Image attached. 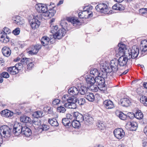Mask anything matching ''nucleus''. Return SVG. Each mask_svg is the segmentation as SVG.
<instances>
[{
  "label": "nucleus",
  "mask_w": 147,
  "mask_h": 147,
  "mask_svg": "<svg viewBox=\"0 0 147 147\" xmlns=\"http://www.w3.org/2000/svg\"><path fill=\"white\" fill-rule=\"evenodd\" d=\"M1 75L2 77L5 78H9V75L8 73L6 72H2L1 74Z\"/></svg>",
  "instance_id": "nucleus-52"
},
{
  "label": "nucleus",
  "mask_w": 147,
  "mask_h": 147,
  "mask_svg": "<svg viewBox=\"0 0 147 147\" xmlns=\"http://www.w3.org/2000/svg\"><path fill=\"white\" fill-rule=\"evenodd\" d=\"M1 114L2 116L10 118L12 117L13 113L10 111L5 109L1 111Z\"/></svg>",
  "instance_id": "nucleus-20"
},
{
  "label": "nucleus",
  "mask_w": 147,
  "mask_h": 147,
  "mask_svg": "<svg viewBox=\"0 0 147 147\" xmlns=\"http://www.w3.org/2000/svg\"><path fill=\"white\" fill-rule=\"evenodd\" d=\"M22 134L24 135L25 136L28 137L31 135L32 132L29 128L24 126L23 127Z\"/></svg>",
  "instance_id": "nucleus-21"
},
{
  "label": "nucleus",
  "mask_w": 147,
  "mask_h": 147,
  "mask_svg": "<svg viewBox=\"0 0 147 147\" xmlns=\"http://www.w3.org/2000/svg\"><path fill=\"white\" fill-rule=\"evenodd\" d=\"M49 38L47 36H43L41 38V42L43 46H45L48 45L49 43H51Z\"/></svg>",
  "instance_id": "nucleus-26"
},
{
  "label": "nucleus",
  "mask_w": 147,
  "mask_h": 147,
  "mask_svg": "<svg viewBox=\"0 0 147 147\" xmlns=\"http://www.w3.org/2000/svg\"><path fill=\"white\" fill-rule=\"evenodd\" d=\"M69 23L71 22L73 24L74 26H78L81 25V22H80L77 18H68L67 19V20H61L60 24L62 28L58 30V33L55 36L56 38H57L58 39H60L62 36H64L66 30H69L68 24L67 22Z\"/></svg>",
  "instance_id": "nucleus-1"
},
{
  "label": "nucleus",
  "mask_w": 147,
  "mask_h": 147,
  "mask_svg": "<svg viewBox=\"0 0 147 147\" xmlns=\"http://www.w3.org/2000/svg\"><path fill=\"white\" fill-rule=\"evenodd\" d=\"M96 9L101 13L105 14H108L110 11L107 5L105 3L99 4L96 7Z\"/></svg>",
  "instance_id": "nucleus-8"
},
{
  "label": "nucleus",
  "mask_w": 147,
  "mask_h": 147,
  "mask_svg": "<svg viewBox=\"0 0 147 147\" xmlns=\"http://www.w3.org/2000/svg\"><path fill=\"white\" fill-rule=\"evenodd\" d=\"M113 133L115 137L118 139H121L125 135V132L124 130L120 128L115 129Z\"/></svg>",
  "instance_id": "nucleus-14"
},
{
  "label": "nucleus",
  "mask_w": 147,
  "mask_h": 147,
  "mask_svg": "<svg viewBox=\"0 0 147 147\" xmlns=\"http://www.w3.org/2000/svg\"><path fill=\"white\" fill-rule=\"evenodd\" d=\"M66 118L67 119H69V120H70L71 122L72 121V119L73 116L70 114H67L66 115Z\"/></svg>",
  "instance_id": "nucleus-58"
},
{
  "label": "nucleus",
  "mask_w": 147,
  "mask_h": 147,
  "mask_svg": "<svg viewBox=\"0 0 147 147\" xmlns=\"http://www.w3.org/2000/svg\"><path fill=\"white\" fill-rule=\"evenodd\" d=\"M79 89L75 86L71 87L68 90L69 94L73 96L77 95L79 93Z\"/></svg>",
  "instance_id": "nucleus-17"
},
{
  "label": "nucleus",
  "mask_w": 147,
  "mask_h": 147,
  "mask_svg": "<svg viewBox=\"0 0 147 147\" xmlns=\"http://www.w3.org/2000/svg\"><path fill=\"white\" fill-rule=\"evenodd\" d=\"M47 4L48 5V14L50 15H49V17L51 18L54 16L56 13L55 5L54 3L52 2L50 3L49 5V4Z\"/></svg>",
  "instance_id": "nucleus-11"
},
{
  "label": "nucleus",
  "mask_w": 147,
  "mask_h": 147,
  "mask_svg": "<svg viewBox=\"0 0 147 147\" xmlns=\"http://www.w3.org/2000/svg\"><path fill=\"white\" fill-rule=\"evenodd\" d=\"M143 86L145 88L147 89V82H144L143 84Z\"/></svg>",
  "instance_id": "nucleus-64"
},
{
  "label": "nucleus",
  "mask_w": 147,
  "mask_h": 147,
  "mask_svg": "<svg viewBox=\"0 0 147 147\" xmlns=\"http://www.w3.org/2000/svg\"><path fill=\"white\" fill-rule=\"evenodd\" d=\"M120 103L122 106L124 107L129 106L131 103L130 100L127 98H123L121 99L120 101Z\"/></svg>",
  "instance_id": "nucleus-23"
},
{
  "label": "nucleus",
  "mask_w": 147,
  "mask_h": 147,
  "mask_svg": "<svg viewBox=\"0 0 147 147\" xmlns=\"http://www.w3.org/2000/svg\"><path fill=\"white\" fill-rule=\"evenodd\" d=\"M90 87L91 88V89L92 90V91L94 92L98 91L99 88V87H98L97 86L94 87L93 85L90 86Z\"/></svg>",
  "instance_id": "nucleus-56"
},
{
  "label": "nucleus",
  "mask_w": 147,
  "mask_h": 147,
  "mask_svg": "<svg viewBox=\"0 0 147 147\" xmlns=\"http://www.w3.org/2000/svg\"><path fill=\"white\" fill-rule=\"evenodd\" d=\"M139 13L140 14L145 16L147 14V8H142L140 9L139 10Z\"/></svg>",
  "instance_id": "nucleus-45"
},
{
  "label": "nucleus",
  "mask_w": 147,
  "mask_h": 147,
  "mask_svg": "<svg viewBox=\"0 0 147 147\" xmlns=\"http://www.w3.org/2000/svg\"><path fill=\"white\" fill-rule=\"evenodd\" d=\"M101 70V74L95 78V83L97 85L104 86L105 83V78L107 77V73L105 71Z\"/></svg>",
  "instance_id": "nucleus-7"
},
{
  "label": "nucleus",
  "mask_w": 147,
  "mask_h": 147,
  "mask_svg": "<svg viewBox=\"0 0 147 147\" xmlns=\"http://www.w3.org/2000/svg\"><path fill=\"white\" fill-rule=\"evenodd\" d=\"M63 3V0H60V1L57 4L58 5H60L62 4Z\"/></svg>",
  "instance_id": "nucleus-62"
},
{
  "label": "nucleus",
  "mask_w": 147,
  "mask_h": 147,
  "mask_svg": "<svg viewBox=\"0 0 147 147\" xmlns=\"http://www.w3.org/2000/svg\"><path fill=\"white\" fill-rule=\"evenodd\" d=\"M65 107L67 108L75 109L76 107L75 105H74L70 102H67L64 104Z\"/></svg>",
  "instance_id": "nucleus-46"
},
{
  "label": "nucleus",
  "mask_w": 147,
  "mask_h": 147,
  "mask_svg": "<svg viewBox=\"0 0 147 147\" xmlns=\"http://www.w3.org/2000/svg\"><path fill=\"white\" fill-rule=\"evenodd\" d=\"M20 120L22 122L27 123L30 122L31 121V119L28 117L23 116L20 117Z\"/></svg>",
  "instance_id": "nucleus-34"
},
{
  "label": "nucleus",
  "mask_w": 147,
  "mask_h": 147,
  "mask_svg": "<svg viewBox=\"0 0 147 147\" xmlns=\"http://www.w3.org/2000/svg\"><path fill=\"white\" fill-rule=\"evenodd\" d=\"M23 127L21 123H16L13 127V133L16 136H18L22 134Z\"/></svg>",
  "instance_id": "nucleus-9"
},
{
  "label": "nucleus",
  "mask_w": 147,
  "mask_h": 147,
  "mask_svg": "<svg viewBox=\"0 0 147 147\" xmlns=\"http://www.w3.org/2000/svg\"><path fill=\"white\" fill-rule=\"evenodd\" d=\"M16 67H17V69H18V71H20L22 70L23 68H24L23 65L21 62L20 63H18L15 65Z\"/></svg>",
  "instance_id": "nucleus-44"
},
{
  "label": "nucleus",
  "mask_w": 147,
  "mask_h": 147,
  "mask_svg": "<svg viewBox=\"0 0 147 147\" xmlns=\"http://www.w3.org/2000/svg\"><path fill=\"white\" fill-rule=\"evenodd\" d=\"M68 96L67 95H64L62 98V100L64 102H65L66 101H67L68 100V99L69 98Z\"/></svg>",
  "instance_id": "nucleus-59"
},
{
  "label": "nucleus",
  "mask_w": 147,
  "mask_h": 147,
  "mask_svg": "<svg viewBox=\"0 0 147 147\" xmlns=\"http://www.w3.org/2000/svg\"><path fill=\"white\" fill-rule=\"evenodd\" d=\"M65 111L66 109L64 107L60 106L57 108V111L58 112L63 113Z\"/></svg>",
  "instance_id": "nucleus-49"
},
{
  "label": "nucleus",
  "mask_w": 147,
  "mask_h": 147,
  "mask_svg": "<svg viewBox=\"0 0 147 147\" xmlns=\"http://www.w3.org/2000/svg\"><path fill=\"white\" fill-rule=\"evenodd\" d=\"M20 33V29L19 28H16L12 31V33L15 35H18Z\"/></svg>",
  "instance_id": "nucleus-53"
},
{
  "label": "nucleus",
  "mask_w": 147,
  "mask_h": 147,
  "mask_svg": "<svg viewBox=\"0 0 147 147\" xmlns=\"http://www.w3.org/2000/svg\"><path fill=\"white\" fill-rule=\"evenodd\" d=\"M85 97L88 100L91 102L93 101L95 99V97L92 93L88 92L86 94Z\"/></svg>",
  "instance_id": "nucleus-27"
},
{
  "label": "nucleus",
  "mask_w": 147,
  "mask_h": 147,
  "mask_svg": "<svg viewBox=\"0 0 147 147\" xmlns=\"http://www.w3.org/2000/svg\"><path fill=\"white\" fill-rule=\"evenodd\" d=\"M90 74L96 77L100 75L101 74V71L100 72L97 69L92 68L90 71Z\"/></svg>",
  "instance_id": "nucleus-28"
},
{
  "label": "nucleus",
  "mask_w": 147,
  "mask_h": 147,
  "mask_svg": "<svg viewBox=\"0 0 147 147\" xmlns=\"http://www.w3.org/2000/svg\"><path fill=\"white\" fill-rule=\"evenodd\" d=\"M42 112L41 111H37L34 112L32 115L33 117L36 118H38L42 116Z\"/></svg>",
  "instance_id": "nucleus-37"
},
{
  "label": "nucleus",
  "mask_w": 147,
  "mask_h": 147,
  "mask_svg": "<svg viewBox=\"0 0 147 147\" xmlns=\"http://www.w3.org/2000/svg\"><path fill=\"white\" fill-rule=\"evenodd\" d=\"M31 61V59L29 58L24 57L22 58L21 60V62L23 65H27Z\"/></svg>",
  "instance_id": "nucleus-43"
},
{
  "label": "nucleus",
  "mask_w": 147,
  "mask_h": 147,
  "mask_svg": "<svg viewBox=\"0 0 147 147\" xmlns=\"http://www.w3.org/2000/svg\"><path fill=\"white\" fill-rule=\"evenodd\" d=\"M134 115L135 118L138 119H142L143 117V114L140 111H137L135 114H134Z\"/></svg>",
  "instance_id": "nucleus-38"
},
{
  "label": "nucleus",
  "mask_w": 147,
  "mask_h": 147,
  "mask_svg": "<svg viewBox=\"0 0 147 147\" xmlns=\"http://www.w3.org/2000/svg\"><path fill=\"white\" fill-rule=\"evenodd\" d=\"M3 31L5 33H6V34H9L11 33V30L6 27H4L3 28Z\"/></svg>",
  "instance_id": "nucleus-51"
},
{
  "label": "nucleus",
  "mask_w": 147,
  "mask_h": 147,
  "mask_svg": "<svg viewBox=\"0 0 147 147\" xmlns=\"http://www.w3.org/2000/svg\"><path fill=\"white\" fill-rule=\"evenodd\" d=\"M2 52L3 55L7 57L9 56L11 53L10 49L7 47H4L2 49Z\"/></svg>",
  "instance_id": "nucleus-25"
},
{
  "label": "nucleus",
  "mask_w": 147,
  "mask_h": 147,
  "mask_svg": "<svg viewBox=\"0 0 147 147\" xmlns=\"http://www.w3.org/2000/svg\"><path fill=\"white\" fill-rule=\"evenodd\" d=\"M121 55L117 60L120 68L121 67H125L127 66L129 62V64H131L132 60L128 59V58L126 56L125 54Z\"/></svg>",
  "instance_id": "nucleus-6"
},
{
  "label": "nucleus",
  "mask_w": 147,
  "mask_h": 147,
  "mask_svg": "<svg viewBox=\"0 0 147 147\" xmlns=\"http://www.w3.org/2000/svg\"><path fill=\"white\" fill-rule=\"evenodd\" d=\"M38 16H34L33 19L30 21L31 27L33 29H37L40 24V22L38 20Z\"/></svg>",
  "instance_id": "nucleus-12"
},
{
  "label": "nucleus",
  "mask_w": 147,
  "mask_h": 147,
  "mask_svg": "<svg viewBox=\"0 0 147 147\" xmlns=\"http://www.w3.org/2000/svg\"><path fill=\"white\" fill-rule=\"evenodd\" d=\"M84 121L85 124L89 125L93 123L94 119L92 116L87 114L84 116Z\"/></svg>",
  "instance_id": "nucleus-19"
},
{
  "label": "nucleus",
  "mask_w": 147,
  "mask_h": 147,
  "mask_svg": "<svg viewBox=\"0 0 147 147\" xmlns=\"http://www.w3.org/2000/svg\"><path fill=\"white\" fill-rule=\"evenodd\" d=\"M41 45L39 44H37L34 47L32 50H30L28 51L29 54L31 55H34L36 54L38 52L39 50L41 48Z\"/></svg>",
  "instance_id": "nucleus-22"
},
{
  "label": "nucleus",
  "mask_w": 147,
  "mask_h": 147,
  "mask_svg": "<svg viewBox=\"0 0 147 147\" xmlns=\"http://www.w3.org/2000/svg\"><path fill=\"white\" fill-rule=\"evenodd\" d=\"M140 101L144 106H147V96H142L140 99Z\"/></svg>",
  "instance_id": "nucleus-40"
},
{
  "label": "nucleus",
  "mask_w": 147,
  "mask_h": 147,
  "mask_svg": "<svg viewBox=\"0 0 147 147\" xmlns=\"http://www.w3.org/2000/svg\"><path fill=\"white\" fill-rule=\"evenodd\" d=\"M73 116L78 121L82 122L84 120V116L78 112H75L74 113Z\"/></svg>",
  "instance_id": "nucleus-24"
},
{
  "label": "nucleus",
  "mask_w": 147,
  "mask_h": 147,
  "mask_svg": "<svg viewBox=\"0 0 147 147\" xmlns=\"http://www.w3.org/2000/svg\"><path fill=\"white\" fill-rule=\"evenodd\" d=\"M58 29V27L57 26H53L51 29V33L53 34V38L55 39H57V38H56L55 36H56V33L57 34L58 33V30L57 31V30Z\"/></svg>",
  "instance_id": "nucleus-35"
},
{
  "label": "nucleus",
  "mask_w": 147,
  "mask_h": 147,
  "mask_svg": "<svg viewBox=\"0 0 147 147\" xmlns=\"http://www.w3.org/2000/svg\"><path fill=\"white\" fill-rule=\"evenodd\" d=\"M49 129V127L46 125H43L42 126V129L43 130L46 131L48 130Z\"/></svg>",
  "instance_id": "nucleus-60"
},
{
  "label": "nucleus",
  "mask_w": 147,
  "mask_h": 147,
  "mask_svg": "<svg viewBox=\"0 0 147 147\" xmlns=\"http://www.w3.org/2000/svg\"><path fill=\"white\" fill-rule=\"evenodd\" d=\"M119 68L120 67L118 60L115 59L111 60L109 64H104L101 67L100 69L107 73L112 72L113 73L115 74Z\"/></svg>",
  "instance_id": "nucleus-2"
},
{
  "label": "nucleus",
  "mask_w": 147,
  "mask_h": 147,
  "mask_svg": "<svg viewBox=\"0 0 147 147\" xmlns=\"http://www.w3.org/2000/svg\"><path fill=\"white\" fill-rule=\"evenodd\" d=\"M86 81L88 86L90 87L93 85L95 82V78L90 75H87L85 77Z\"/></svg>",
  "instance_id": "nucleus-15"
},
{
  "label": "nucleus",
  "mask_w": 147,
  "mask_h": 147,
  "mask_svg": "<svg viewBox=\"0 0 147 147\" xmlns=\"http://www.w3.org/2000/svg\"><path fill=\"white\" fill-rule=\"evenodd\" d=\"M147 145V142H143L142 146L143 147H145Z\"/></svg>",
  "instance_id": "nucleus-63"
},
{
  "label": "nucleus",
  "mask_w": 147,
  "mask_h": 147,
  "mask_svg": "<svg viewBox=\"0 0 147 147\" xmlns=\"http://www.w3.org/2000/svg\"><path fill=\"white\" fill-rule=\"evenodd\" d=\"M141 56H143L147 53V40H142L140 45Z\"/></svg>",
  "instance_id": "nucleus-13"
},
{
  "label": "nucleus",
  "mask_w": 147,
  "mask_h": 147,
  "mask_svg": "<svg viewBox=\"0 0 147 147\" xmlns=\"http://www.w3.org/2000/svg\"><path fill=\"white\" fill-rule=\"evenodd\" d=\"M27 64V68L28 70L31 69L34 67V64L31 62V60Z\"/></svg>",
  "instance_id": "nucleus-50"
},
{
  "label": "nucleus",
  "mask_w": 147,
  "mask_h": 147,
  "mask_svg": "<svg viewBox=\"0 0 147 147\" xmlns=\"http://www.w3.org/2000/svg\"><path fill=\"white\" fill-rule=\"evenodd\" d=\"M8 71L10 74L13 75L16 74L18 72V69H17V67H16L15 65L9 67L8 69Z\"/></svg>",
  "instance_id": "nucleus-29"
},
{
  "label": "nucleus",
  "mask_w": 147,
  "mask_h": 147,
  "mask_svg": "<svg viewBox=\"0 0 147 147\" xmlns=\"http://www.w3.org/2000/svg\"><path fill=\"white\" fill-rule=\"evenodd\" d=\"M80 121H78L73 120L71 122V125L74 128H78L80 125Z\"/></svg>",
  "instance_id": "nucleus-42"
},
{
  "label": "nucleus",
  "mask_w": 147,
  "mask_h": 147,
  "mask_svg": "<svg viewBox=\"0 0 147 147\" xmlns=\"http://www.w3.org/2000/svg\"><path fill=\"white\" fill-rule=\"evenodd\" d=\"M12 20H13L14 23L18 25H22V19L21 17L19 16H16V17H13Z\"/></svg>",
  "instance_id": "nucleus-31"
},
{
  "label": "nucleus",
  "mask_w": 147,
  "mask_h": 147,
  "mask_svg": "<svg viewBox=\"0 0 147 147\" xmlns=\"http://www.w3.org/2000/svg\"><path fill=\"white\" fill-rule=\"evenodd\" d=\"M117 116L121 119L122 120H125L127 118L126 115L124 114L123 113L120 112L118 113H116Z\"/></svg>",
  "instance_id": "nucleus-41"
},
{
  "label": "nucleus",
  "mask_w": 147,
  "mask_h": 147,
  "mask_svg": "<svg viewBox=\"0 0 147 147\" xmlns=\"http://www.w3.org/2000/svg\"><path fill=\"white\" fill-rule=\"evenodd\" d=\"M134 114L133 113L129 112L127 113L126 116H127V117H128L130 119H132L134 118Z\"/></svg>",
  "instance_id": "nucleus-57"
},
{
  "label": "nucleus",
  "mask_w": 147,
  "mask_h": 147,
  "mask_svg": "<svg viewBox=\"0 0 147 147\" xmlns=\"http://www.w3.org/2000/svg\"><path fill=\"white\" fill-rule=\"evenodd\" d=\"M97 126L98 127V128L101 130H103L105 128V124L102 121L99 122L97 124Z\"/></svg>",
  "instance_id": "nucleus-47"
},
{
  "label": "nucleus",
  "mask_w": 147,
  "mask_h": 147,
  "mask_svg": "<svg viewBox=\"0 0 147 147\" xmlns=\"http://www.w3.org/2000/svg\"><path fill=\"white\" fill-rule=\"evenodd\" d=\"M48 5L46 4L38 3L35 5V7L38 12L43 13L45 17H49Z\"/></svg>",
  "instance_id": "nucleus-5"
},
{
  "label": "nucleus",
  "mask_w": 147,
  "mask_h": 147,
  "mask_svg": "<svg viewBox=\"0 0 147 147\" xmlns=\"http://www.w3.org/2000/svg\"><path fill=\"white\" fill-rule=\"evenodd\" d=\"M139 53V47L137 45L133 46L127 51V53H125L126 56L130 59L131 58L134 59L137 58Z\"/></svg>",
  "instance_id": "nucleus-3"
},
{
  "label": "nucleus",
  "mask_w": 147,
  "mask_h": 147,
  "mask_svg": "<svg viewBox=\"0 0 147 147\" xmlns=\"http://www.w3.org/2000/svg\"><path fill=\"white\" fill-rule=\"evenodd\" d=\"M104 106L107 109H110L114 108V104L111 101L109 100H105L103 102Z\"/></svg>",
  "instance_id": "nucleus-18"
},
{
  "label": "nucleus",
  "mask_w": 147,
  "mask_h": 147,
  "mask_svg": "<svg viewBox=\"0 0 147 147\" xmlns=\"http://www.w3.org/2000/svg\"><path fill=\"white\" fill-rule=\"evenodd\" d=\"M60 101V100L58 99H55L53 101L52 104L53 106H54L59 104Z\"/></svg>",
  "instance_id": "nucleus-55"
},
{
  "label": "nucleus",
  "mask_w": 147,
  "mask_h": 147,
  "mask_svg": "<svg viewBox=\"0 0 147 147\" xmlns=\"http://www.w3.org/2000/svg\"><path fill=\"white\" fill-rule=\"evenodd\" d=\"M0 40L2 42L7 43L9 40V37L7 35L6 33L3 31L0 32Z\"/></svg>",
  "instance_id": "nucleus-16"
},
{
  "label": "nucleus",
  "mask_w": 147,
  "mask_h": 147,
  "mask_svg": "<svg viewBox=\"0 0 147 147\" xmlns=\"http://www.w3.org/2000/svg\"><path fill=\"white\" fill-rule=\"evenodd\" d=\"M117 48V49L116 50V52L119 55H125V53H127V51L125 44L122 43L119 44Z\"/></svg>",
  "instance_id": "nucleus-10"
},
{
  "label": "nucleus",
  "mask_w": 147,
  "mask_h": 147,
  "mask_svg": "<svg viewBox=\"0 0 147 147\" xmlns=\"http://www.w3.org/2000/svg\"><path fill=\"white\" fill-rule=\"evenodd\" d=\"M49 123L52 126H57L59 123L56 119L55 118L49 119L48 120Z\"/></svg>",
  "instance_id": "nucleus-33"
},
{
  "label": "nucleus",
  "mask_w": 147,
  "mask_h": 147,
  "mask_svg": "<svg viewBox=\"0 0 147 147\" xmlns=\"http://www.w3.org/2000/svg\"><path fill=\"white\" fill-rule=\"evenodd\" d=\"M144 131L147 136V125L144 128Z\"/></svg>",
  "instance_id": "nucleus-61"
},
{
  "label": "nucleus",
  "mask_w": 147,
  "mask_h": 147,
  "mask_svg": "<svg viewBox=\"0 0 147 147\" xmlns=\"http://www.w3.org/2000/svg\"><path fill=\"white\" fill-rule=\"evenodd\" d=\"M88 88L85 86H81L80 89L79 90V93L81 95H85L86 93H88Z\"/></svg>",
  "instance_id": "nucleus-30"
},
{
  "label": "nucleus",
  "mask_w": 147,
  "mask_h": 147,
  "mask_svg": "<svg viewBox=\"0 0 147 147\" xmlns=\"http://www.w3.org/2000/svg\"><path fill=\"white\" fill-rule=\"evenodd\" d=\"M92 9V7L91 5L85 7L84 8V11L78 13V16L81 18H89L92 17L93 13L90 11Z\"/></svg>",
  "instance_id": "nucleus-4"
},
{
  "label": "nucleus",
  "mask_w": 147,
  "mask_h": 147,
  "mask_svg": "<svg viewBox=\"0 0 147 147\" xmlns=\"http://www.w3.org/2000/svg\"><path fill=\"white\" fill-rule=\"evenodd\" d=\"M119 6V4H115L114 5H113L112 7V8L113 9L116 10H121V8Z\"/></svg>",
  "instance_id": "nucleus-54"
},
{
  "label": "nucleus",
  "mask_w": 147,
  "mask_h": 147,
  "mask_svg": "<svg viewBox=\"0 0 147 147\" xmlns=\"http://www.w3.org/2000/svg\"><path fill=\"white\" fill-rule=\"evenodd\" d=\"M129 125H130V130L132 131H136L137 128V124L134 122H130Z\"/></svg>",
  "instance_id": "nucleus-39"
},
{
  "label": "nucleus",
  "mask_w": 147,
  "mask_h": 147,
  "mask_svg": "<svg viewBox=\"0 0 147 147\" xmlns=\"http://www.w3.org/2000/svg\"><path fill=\"white\" fill-rule=\"evenodd\" d=\"M85 102V100L84 98H77V103L79 105H83Z\"/></svg>",
  "instance_id": "nucleus-48"
},
{
  "label": "nucleus",
  "mask_w": 147,
  "mask_h": 147,
  "mask_svg": "<svg viewBox=\"0 0 147 147\" xmlns=\"http://www.w3.org/2000/svg\"><path fill=\"white\" fill-rule=\"evenodd\" d=\"M62 122L65 126L69 127L71 126V123L69 119H67L66 118L63 119L62 120Z\"/></svg>",
  "instance_id": "nucleus-36"
},
{
  "label": "nucleus",
  "mask_w": 147,
  "mask_h": 147,
  "mask_svg": "<svg viewBox=\"0 0 147 147\" xmlns=\"http://www.w3.org/2000/svg\"><path fill=\"white\" fill-rule=\"evenodd\" d=\"M77 98L74 96L69 97L67 102H69L74 105L76 106L77 103Z\"/></svg>",
  "instance_id": "nucleus-32"
}]
</instances>
